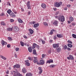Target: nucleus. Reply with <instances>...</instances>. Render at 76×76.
<instances>
[{
    "label": "nucleus",
    "instance_id": "5",
    "mask_svg": "<svg viewBox=\"0 0 76 76\" xmlns=\"http://www.w3.org/2000/svg\"><path fill=\"white\" fill-rule=\"evenodd\" d=\"M10 15V16L12 18H15V17H16V15L12 12H11Z\"/></svg>",
    "mask_w": 76,
    "mask_h": 76
},
{
    "label": "nucleus",
    "instance_id": "40",
    "mask_svg": "<svg viewBox=\"0 0 76 76\" xmlns=\"http://www.w3.org/2000/svg\"><path fill=\"white\" fill-rule=\"evenodd\" d=\"M40 40L41 41H42L43 44H45V41L44 40H43L42 39H40Z\"/></svg>",
    "mask_w": 76,
    "mask_h": 76
},
{
    "label": "nucleus",
    "instance_id": "26",
    "mask_svg": "<svg viewBox=\"0 0 76 76\" xmlns=\"http://www.w3.org/2000/svg\"><path fill=\"white\" fill-rule=\"evenodd\" d=\"M53 24V25H55L56 26H58V25L57 24V21H54Z\"/></svg>",
    "mask_w": 76,
    "mask_h": 76
},
{
    "label": "nucleus",
    "instance_id": "6",
    "mask_svg": "<svg viewBox=\"0 0 76 76\" xmlns=\"http://www.w3.org/2000/svg\"><path fill=\"white\" fill-rule=\"evenodd\" d=\"M59 47V45L58 44H53V48H58Z\"/></svg>",
    "mask_w": 76,
    "mask_h": 76
},
{
    "label": "nucleus",
    "instance_id": "53",
    "mask_svg": "<svg viewBox=\"0 0 76 76\" xmlns=\"http://www.w3.org/2000/svg\"><path fill=\"white\" fill-rule=\"evenodd\" d=\"M36 63L37 64H39V65H41V63L40 62L39 63L38 61H37Z\"/></svg>",
    "mask_w": 76,
    "mask_h": 76
},
{
    "label": "nucleus",
    "instance_id": "8",
    "mask_svg": "<svg viewBox=\"0 0 76 76\" xmlns=\"http://www.w3.org/2000/svg\"><path fill=\"white\" fill-rule=\"evenodd\" d=\"M55 7H59L60 6V4L58 3V2H56L55 4Z\"/></svg>",
    "mask_w": 76,
    "mask_h": 76
},
{
    "label": "nucleus",
    "instance_id": "25",
    "mask_svg": "<svg viewBox=\"0 0 76 76\" xmlns=\"http://www.w3.org/2000/svg\"><path fill=\"white\" fill-rule=\"evenodd\" d=\"M55 67H56V65L54 64L51 65H50L49 66V67H50V68H54Z\"/></svg>",
    "mask_w": 76,
    "mask_h": 76
},
{
    "label": "nucleus",
    "instance_id": "16",
    "mask_svg": "<svg viewBox=\"0 0 76 76\" xmlns=\"http://www.w3.org/2000/svg\"><path fill=\"white\" fill-rule=\"evenodd\" d=\"M41 6L44 9H45L46 7V4H45L42 3V4Z\"/></svg>",
    "mask_w": 76,
    "mask_h": 76
},
{
    "label": "nucleus",
    "instance_id": "41",
    "mask_svg": "<svg viewBox=\"0 0 76 76\" xmlns=\"http://www.w3.org/2000/svg\"><path fill=\"white\" fill-rule=\"evenodd\" d=\"M28 59L29 60H31L32 61L33 60V59H32V58H31L30 57H28Z\"/></svg>",
    "mask_w": 76,
    "mask_h": 76
},
{
    "label": "nucleus",
    "instance_id": "43",
    "mask_svg": "<svg viewBox=\"0 0 76 76\" xmlns=\"http://www.w3.org/2000/svg\"><path fill=\"white\" fill-rule=\"evenodd\" d=\"M19 50V48H16L15 50L16 51H17V52Z\"/></svg>",
    "mask_w": 76,
    "mask_h": 76
},
{
    "label": "nucleus",
    "instance_id": "45",
    "mask_svg": "<svg viewBox=\"0 0 76 76\" xmlns=\"http://www.w3.org/2000/svg\"><path fill=\"white\" fill-rule=\"evenodd\" d=\"M27 6L28 7V9H31V6L27 5Z\"/></svg>",
    "mask_w": 76,
    "mask_h": 76
},
{
    "label": "nucleus",
    "instance_id": "42",
    "mask_svg": "<svg viewBox=\"0 0 76 76\" xmlns=\"http://www.w3.org/2000/svg\"><path fill=\"white\" fill-rule=\"evenodd\" d=\"M68 43H70V44H73V42L72 41H70V40H68L67 41Z\"/></svg>",
    "mask_w": 76,
    "mask_h": 76
},
{
    "label": "nucleus",
    "instance_id": "13",
    "mask_svg": "<svg viewBox=\"0 0 76 76\" xmlns=\"http://www.w3.org/2000/svg\"><path fill=\"white\" fill-rule=\"evenodd\" d=\"M20 67V66L19 64H17V65H15L14 66V68H19Z\"/></svg>",
    "mask_w": 76,
    "mask_h": 76
},
{
    "label": "nucleus",
    "instance_id": "48",
    "mask_svg": "<svg viewBox=\"0 0 76 76\" xmlns=\"http://www.w3.org/2000/svg\"><path fill=\"white\" fill-rule=\"evenodd\" d=\"M30 5V1H28L27 2V6Z\"/></svg>",
    "mask_w": 76,
    "mask_h": 76
},
{
    "label": "nucleus",
    "instance_id": "28",
    "mask_svg": "<svg viewBox=\"0 0 76 76\" xmlns=\"http://www.w3.org/2000/svg\"><path fill=\"white\" fill-rule=\"evenodd\" d=\"M67 45L68 47H69L70 48H72V47H73V45H72L70 44H67Z\"/></svg>",
    "mask_w": 76,
    "mask_h": 76
},
{
    "label": "nucleus",
    "instance_id": "17",
    "mask_svg": "<svg viewBox=\"0 0 76 76\" xmlns=\"http://www.w3.org/2000/svg\"><path fill=\"white\" fill-rule=\"evenodd\" d=\"M7 29L8 31H13V28L9 27L7 28Z\"/></svg>",
    "mask_w": 76,
    "mask_h": 76
},
{
    "label": "nucleus",
    "instance_id": "64",
    "mask_svg": "<svg viewBox=\"0 0 76 76\" xmlns=\"http://www.w3.org/2000/svg\"><path fill=\"white\" fill-rule=\"evenodd\" d=\"M53 40H50V41H49L50 42H53Z\"/></svg>",
    "mask_w": 76,
    "mask_h": 76
},
{
    "label": "nucleus",
    "instance_id": "14",
    "mask_svg": "<svg viewBox=\"0 0 76 76\" xmlns=\"http://www.w3.org/2000/svg\"><path fill=\"white\" fill-rule=\"evenodd\" d=\"M56 36L58 38H62V34H57Z\"/></svg>",
    "mask_w": 76,
    "mask_h": 76
},
{
    "label": "nucleus",
    "instance_id": "56",
    "mask_svg": "<svg viewBox=\"0 0 76 76\" xmlns=\"http://www.w3.org/2000/svg\"><path fill=\"white\" fill-rule=\"evenodd\" d=\"M75 23H72V26H75Z\"/></svg>",
    "mask_w": 76,
    "mask_h": 76
},
{
    "label": "nucleus",
    "instance_id": "38",
    "mask_svg": "<svg viewBox=\"0 0 76 76\" xmlns=\"http://www.w3.org/2000/svg\"><path fill=\"white\" fill-rule=\"evenodd\" d=\"M46 57V55L45 54H43L42 55V58H44Z\"/></svg>",
    "mask_w": 76,
    "mask_h": 76
},
{
    "label": "nucleus",
    "instance_id": "34",
    "mask_svg": "<svg viewBox=\"0 0 76 76\" xmlns=\"http://www.w3.org/2000/svg\"><path fill=\"white\" fill-rule=\"evenodd\" d=\"M43 24L46 26H48V23H46V22H43Z\"/></svg>",
    "mask_w": 76,
    "mask_h": 76
},
{
    "label": "nucleus",
    "instance_id": "4",
    "mask_svg": "<svg viewBox=\"0 0 76 76\" xmlns=\"http://www.w3.org/2000/svg\"><path fill=\"white\" fill-rule=\"evenodd\" d=\"M14 31L18 32V31H19V28L17 26H15L14 27Z\"/></svg>",
    "mask_w": 76,
    "mask_h": 76
},
{
    "label": "nucleus",
    "instance_id": "35",
    "mask_svg": "<svg viewBox=\"0 0 76 76\" xmlns=\"http://www.w3.org/2000/svg\"><path fill=\"white\" fill-rule=\"evenodd\" d=\"M72 37L76 39V35L75 34H73L72 35Z\"/></svg>",
    "mask_w": 76,
    "mask_h": 76
},
{
    "label": "nucleus",
    "instance_id": "57",
    "mask_svg": "<svg viewBox=\"0 0 76 76\" xmlns=\"http://www.w3.org/2000/svg\"><path fill=\"white\" fill-rule=\"evenodd\" d=\"M70 6H71V5L70 4L67 5V7H70Z\"/></svg>",
    "mask_w": 76,
    "mask_h": 76
},
{
    "label": "nucleus",
    "instance_id": "63",
    "mask_svg": "<svg viewBox=\"0 0 76 76\" xmlns=\"http://www.w3.org/2000/svg\"><path fill=\"white\" fill-rule=\"evenodd\" d=\"M9 71L7 70V72H6V74H9Z\"/></svg>",
    "mask_w": 76,
    "mask_h": 76
},
{
    "label": "nucleus",
    "instance_id": "58",
    "mask_svg": "<svg viewBox=\"0 0 76 76\" xmlns=\"http://www.w3.org/2000/svg\"><path fill=\"white\" fill-rule=\"evenodd\" d=\"M53 9L54 11H56L57 10V9L56 8H54Z\"/></svg>",
    "mask_w": 76,
    "mask_h": 76
},
{
    "label": "nucleus",
    "instance_id": "11",
    "mask_svg": "<svg viewBox=\"0 0 76 76\" xmlns=\"http://www.w3.org/2000/svg\"><path fill=\"white\" fill-rule=\"evenodd\" d=\"M40 65H43L45 63V61L43 60H40Z\"/></svg>",
    "mask_w": 76,
    "mask_h": 76
},
{
    "label": "nucleus",
    "instance_id": "29",
    "mask_svg": "<svg viewBox=\"0 0 76 76\" xmlns=\"http://www.w3.org/2000/svg\"><path fill=\"white\" fill-rule=\"evenodd\" d=\"M35 47H36V44L34 43L32 47V49H34V48H35Z\"/></svg>",
    "mask_w": 76,
    "mask_h": 76
},
{
    "label": "nucleus",
    "instance_id": "49",
    "mask_svg": "<svg viewBox=\"0 0 76 76\" xmlns=\"http://www.w3.org/2000/svg\"><path fill=\"white\" fill-rule=\"evenodd\" d=\"M31 24H32L33 25H34V24H35V23H36V22L35 21H32L31 22Z\"/></svg>",
    "mask_w": 76,
    "mask_h": 76
},
{
    "label": "nucleus",
    "instance_id": "33",
    "mask_svg": "<svg viewBox=\"0 0 76 76\" xmlns=\"http://www.w3.org/2000/svg\"><path fill=\"white\" fill-rule=\"evenodd\" d=\"M54 29H52L51 30L50 32V35H52V34H53V32H54Z\"/></svg>",
    "mask_w": 76,
    "mask_h": 76
},
{
    "label": "nucleus",
    "instance_id": "52",
    "mask_svg": "<svg viewBox=\"0 0 76 76\" xmlns=\"http://www.w3.org/2000/svg\"><path fill=\"white\" fill-rule=\"evenodd\" d=\"M67 50L68 51H70V50H71V49H70V48H67Z\"/></svg>",
    "mask_w": 76,
    "mask_h": 76
},
{
    "label": "nucleus",
    "instance_id": "59",
    "mask_svg": "<svg viewBox=\"0 0 76 76\" xmlns=\"http://www.w3.org/2000/svg\"><path fill=\"white\" fill-rule=\"evenodd\" d=\"M64 10H67V8L65 7L64 8Z\"/></svg>",
    "mask_w": 76,
    "mask_h": 76
},
{
    "label": "nucleus",
    "instance_id": "62",
    "mask_svg": "<svg viewBox=\"0 0 76 76\" xmlns=\"http://www.w3.org/2000/svg\"><path fill=\"white\" fill-rule=\"evenodd\" d=\"M54 38L55 39H56V38H57V37L56 36H55L54 37Z\"/></svg>",
    "mask_w": 76,
    "mask_h": 76
},
{
    "label": "nucleus",
    "instance_id": "12",
    "mask_svg": "<svg viewBox=\"0 0 76 76\" xmlns=\"http://www.w3.org/2000/svg\"><path fill=\"white\" fill-rule=\"evenodd\" d=\"M53 63V60L52 59H50L49 60H48L46 62V63Z\"/></svg>",
    "mask_w": 76,
    "mask_h": 76
},
{
    "label": "nucleus",
    "instance_id": "7",
    "mask_svg": "<svg viewBox=\"0 0 76 76\" xmlns=\"http://www.w3.org/2000/svg\"><path fill=\"white\" fill-rule=\"evenodd\" d=\"M25 64L26 66H30V64L29 62V61L28 60H27L25 61Z\"/></svg>",
    "mask_w": 76,
    "mask_h": 76
},
{
    "label": "nucleus",
    "instance_id": "22",
    "mask_svg": "<svg viewBox=\"0 0 76 76\" xmlns=\"http://www.w3.org/2000/svg\"><path fill=\"white\" fill-rule=\"evenodd\" d=\"M1 57V58H2L3 60H6L7 59V58H6L5 57H4V56H3L2 55H1L0 56Z\"/></svg>",
    "mask_w": 76,
    "mask_h": 76
},
{
    "label": "nucleus",
    "instance_id": "1",
    "mask_svg": "<svg viewBox=\"0 0 76 76\" xmlns=\"http://www.w3.org/2000/svg\"><path fill=\"white\" fill-rule=\"evenodd\" d=\"M15 71H11V75H13L14 73V75H13V76H23L22 75V74H21L17 69H15Z\"/></svg>",
    "mask_w": 76,
    "mask_h": 76
},
{
    "label": "nucleus",
    "instance_id": "19",
    "mask_svg": "<svg viewBox=\"0 0 76 76\" xmlns=\"http://www.w3.org/2000/svg\"><path fill=\"white\" fill-rule=\"evenodd\" d=\"M33 53L34 55H36V56H37V53L36 50L35 49L33 50Z\"/></svg>",
    "mask_w": 76,
    "mask_h": 76
},
{
    "label": "nucleus",
    "instance_id": "10",
    "mask_svg": "<svg viewBox=\"0 0 76 76\" xmlns=\"http://www.w3.org/2000/svg\"><path fill=\"white\" fill-rule=\"evenodd\" d=\"M34 60H33V62L34 63H36L37 61H38V59H37V57H34Z\"/></svg>",
    "mask_w": 76,
    "mask_h": 76
},
{
    "label": "nucleus",
    "instance_id": "44",
    "mask_svg": "<svg viewBox=\"0 0 76 76\" xmlns=\"http://www.w3.org/2000/svg\"><path fill=\"white\" fill-rule=\"evenodd\" d=\"M36 47H37V48L38 49L39 48V46L37 44H36Z\"/></svg>",
    "mask_w": 76,
    "mask_h": 76
},
{
    "label": "nucleus",
    "instance_id": "31",
    "mask_svg": "<svg viewBox=\"0 0 76 76\" xmlns=\"http://www.w3.org/2000/svg\"><path fill=\"white\" fill-rule=\"evenodd\" d=\"M69 20L71 22H72V21H73L74 19L72 17H70L69 18Z\"/></svg>",
    "mask_w": 76,
    "mask_h": 76
},
{
    "label": "nucleus",
    "instance_id": "27",
    "mask_svg": "<svg viewBox=\"0 0 76 76\" xmlns=\"http://www.w3.org/2000/svg\"><path fill=\"white\" fill-rule=\"evenodd\" d=\"M1 25H3V26H5L6 23H4V22L3 21H1Z\"/></svg>",
    "mask_w": 76,
    "mask_h": 76
},
{
    "label": "nucleus",
    "instance_id": "37",
    "mask_svg": "<svg viewBox=\"0 0 76 76\" xmlns=\"http://www.w3.org/2000/svg\"><path fill=\"white\" fill-rule=\"evenodd\" d=\"M8 40H9V41H12V38L11 37H8Z\"/></svg>",
    "mask_w": 76,
    "mask_h": 76
},
{
    "label": "nucleus",
    "instance_id": "47",
    "mask_svg": "<svg viewBox=\"0 0 76 76\" xmlns=\"http://www.w3.org/2000/svg\"><path fill=\"white\" fill-rule=\"evenodd\" d=\"M7 48H10V44H8L7 45Z\"/></svg>",
    "mask_w": 76,
    "mask_h": 76
},
{
    "label": "nucleus",
    "instance_id": "55",
    "mask_svg": "<svg viewBox=\"0 0 76 76\" xmlns=\"http://www.w3.org/2000/svg\"><path fill=\"white\" fill-rule=\"evenodd\" d=\"M59 12H56V13H55V15H57L58 14Z\"/></svg>",
    "mask_w": 76,
    "mask_h": 76
},
{
    "label": "nucleus",
    "instance_id": "21",
    "mask_svg": "<svg viewBox=\"0 0 76 76\" xmlns=\"http://www.w3.org/2000/svg\"><path fill=\"white\" fill-rule=\"evenodd\" d=\"M56 51H57L58 53H59V52L61 51V48L59 47L58 48H56Z\"/></svg>",
    "mask_w": 76,
    "mask_h": 76
},
{
    "label": "nucleus",
    "instance_id": "50",
    "mask_svg": "<svg viewBox=\"0 0 76 76\" xmlns=\"http://www.w3.org/2000/svg\"><path fill=\"white\" fill-rule=\"evenodd\" d=\"M42 70H40L39 74L40 75L42 73Z\"/></svg>",
    "mask_w": 76,
    "mask_h": 76
},
{
    "label": "nucleus",
    "instance_id": "39",
    "mask_svg": "<svg viewBox=\"0 0 76 76\" xmlns=\"http://www.w3.org/2000/svg\"><path fill=\"white\" fill-rule=\"evenodd\" d=\"M0 15L1 16H5V15L4 14V13L2 12L1 14Z\"/></svg>",
    "mask_w": 76,
    "mask_h": 76
},
{
    "label": "nucleus",
    "instance_id": "23",
    "mask_svg": "<svg viewBox=\"0 0 76 76\" xmlns=\"http://www.w3.org/2000/svg\"><path fill=\"white\" fill-rule=\"evenodd\" d=\"M26 76H32V74L31 72L27 73L26 75Z\"/></svg>",
    "mask_w": 76,
    "mask_h": 76
},
{
    "label": "nucleus",
    "instance_id": "60",
    "mask_svg": "<svg viewBox=\"0 0 76 76\" xmlns=\"http://www.w3.org/2000/svg\"><path fill=\"white\" fill-rule=\"evenodd\" d=\"M24 38H26H26H27V37H26V36H23Z\"/></svg>",
    "mask_w": 76,
    "mask_h": 76
},
{
    "label": "nucleus",
    "instance_id": "61",
    "mask_svg": "<svg viewBox=\"0 0 76 76\" xmlns=\"http://www.w3.org/2000/svg\"><path fill=\"white\" fill-rule=\"evenodd\" d=\"M31 13V12L30 11L28 12V15H30V14Z\"/></svg>",
    "mask_w": 76,
    "mask_h": 76
},
{
    "label": "nucleus",
    "instance_id": "20",
    "mask_svg": "<svg viewBox=\"0 0 76 76\" xmlns=\"http://www.w3.org/2000/svg\"><path fill=\"white\" fill-rule=\"evenodd\" d=\"M22 72L23 73H26V69L25 68H23L22 69Z\"/></svg>",
    "mask_w": 76,
    "mask_h": 76
},
{
    "label": "nucleus",
    "instance_id": "54",
    "mask_svg": "<svg viewBox=\"0 0 76 76\" xmlns=\"http://www.w3.org/2000/svg\"><path fill=\"white\" fill-rule=\"evenodd\" d=\"M38 69L39 70H42V68H41L39 67V68Z\"/></svg>",
    "mask_w": 76,
    "mask_h": 76
},
{
    "label": "nucleus",
    "instance_id": "9",
    "mask_svg": "<svg viewBox=\"0 0 76 76\" xmlns=\"http://www.w3.org/2000/svg\"><path fill=\"white\" fill-rule=\"evenodd\" d=\"M1 44L3 46H4V45H6L7 44V42L2 40L1 41Z\"/></svg>",
    "mask_w": 76,
    "mask_h": 76
},
{
    "label": "nucleus",
    "instance_id": "36",
    "mask_svg": "<svg viewBox=\"0 0 76 76\" xmlns=\"http://www.w3.org/2000/svg\"><path fill=\"white\" fill-rule=\"evenodd\" d=\"M20 45L22 47H23V46H24V43L22 42L21 41L20 42Z\"/></svg>",
    "mask_w": 76,
    "mask_h": 76
},
{
    "label": "nucleus",
    "instance_id": "2",
    "mask_svg": "<svg viewBox=\"0 0 76 76\" xmlns=\"http://www.w3.org/2000/svg\"><path fill=\"white\" fill-rule=\"evenodd\" d=\"M56 19H57L59 21L64 22L65 20L64 16H55Z\"/></svg>",
    "mask_w": 76,
    "mask_h": 76
},
{
    "label": "nucleus",
    "instance_id": "3",
    "mask_svg": "<svg viewBox=\"0 0 76 76\" xmlns=\"http://www.w3.org/2000/svg\"><path fill=\"white\" fill-rule=\"evenodd\" d=\"M67 58L68 60H74V58L73 57V56L72 55H70L69 56L67 57Z\"/></svg>",
    "mask_w": 76,
    "mask_h": 76
},
{
    "label": "nucleus",
    "instance_id": "46",
    "mask_svg": "<svg viewBox=\"0 0 76 76\" xmlns=\"http://www.w3.org/2000/svg\"><path fill=\"white\" fill-rule=\"evenodd\" d=\"M67 48V45H65L64 46V50H66Z\"/></svg>",
    "mask_w": 76,
    "mask_h": 76
},
{
    "label": "nucleus",
    "instance_id": "51",
    "mask_svg": "<svg viewBox=\"0 0 76 76\" xmlns=\"http://www.w3.org/2000/svg\"><path fill=\"white\" fill-rule=\"evenodd\" d=\"M11 22H14V20L13 19H11L10 20Z\"/></svg>",
    "mask_w": 76,
    "mask_h": 76
},
{
    "label": "nucleus",
    "instance_id": "30",
    "mask_svg": "<svg viewBox=\"0 0 76 76\" xmlns=\"http://www.w3.org/2000/svg\"><path fill=\"white\" fill-rule=\"evenodd\" d=\"M18 22L19 23H23V21L21 19H18Z\"/></svg>",
    "mask_w": 76,
    "mask_h": 76
},
{
    "label": "nucleus",
    "instance_id": "15",
    "mask_svg": "<svg viewBox=\"0 0 76 76\" xmlns=\"http://www.w3.org/2000/svg\"><path fill=\"white\" fill-rule=\"evenodd\" d=\"M39 23H37V24H34L33 26L34 28H37V27L39 26Z\"/></svg>",
    "mask_w": 76,
    "mask_h": 76
},
{
    "label": "nucleus",
    "instance_id": "24",
    "mask_svg": "<svg viewBox=\"0 0 76 76\" xmlns=\"http://www.w3.org/2000/svg\"><path fill=\"white\" fill-rule=\"evenodd\" d=\"M28 31H29L30 34H32L34 33V31L32 30V29H29Z\"/></svg>",
    "mask_w": 76,
    "mask_h": 76
},
{
    "label": "nucleus",
    "instance_id": "18",
    "mask_svg": "<svg viewBox=\"0 0 76 76\" xmlns=\"http://www.w3.org/2000/svg\"><path fill=\"white\" fill-rule=\"evenodd\" d=\"M28 50L29 53H31V52H32V49L31 47H29L28 48Z\"/></svg>",
    "mask_w": 76,
    "mask_h": 76
},
{
    "label": "nucleus",
    "instance_id": "32",
    "mask_svg": "<svg viewBox=\"0 0 76 76\" xmlns=\"http://www.w3.org/2000/svg\"><path fill=\"white\" fill-rule=\"evenodd\" d=\"M12 12V11L10 10H8L7 11V13L10 15L11 13Z\"/></svg>",
    "mask_w": 76,
    "mask_h": 76
}]
</instances>
